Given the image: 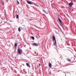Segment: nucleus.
Returning a JSON list of instances; mask_svg holds the SVG:
<instances>
[{
    "mask_svg": "<svg viewBox=\"0 0 76 76\" xmlns=\"http://www.w3.org/2000/svg\"><path fill=\"white\" fill-rule=\"evenodd\" d=\"M27 2L28 4H33V3H32V2H31L30 1H27Z\"/></svg>",
    "mask_w": 76,
    "mask_h": 76,
    "instance_id": "obj_3",
    "label": "nucleus"
},
{
    "mask_svg": "<svg viewBox=\"0 0 76 76\" xmlns=\"http://www.w3.org/2000/svg\"><path fill=\"white\" fill-rule=\"evenodd\" d=\"M2 5H4V2H2Z\"/></svg>",
    "mask_w": 76,
    "mask_h": 76,
    "instance_id": "obj_21",
    "label": "nucleus"
},
{
    "mask_svg": "<svg viewBox=\"0 0 76 76\" xmlns=\"http://www.w3.org/2000/svg\"><path fill=\"white\" fill-rule=\"evenodd\" d=\"M1 3H3V0H1Z\"/></svg>",
    "mask_w": 76,
    "mask_h": 76,
    "instance_id": "obj_20",
    "label": "nucleus"
},
{
    "mask_svg": "<svg viewBox=\"0 0 76 76\" xmlns=\"http://www.w3.org/2000/svg\"><path fill=\"white\" fill-rule=\"evenodd\" d=\"M58 20L59 21V22L60 23L62 24V21H61V20L60 18H58Z\"/></svg>",
    "mask_w": 76,
    "mask_h": 76,
    "instance_id": "obj_6",
    "label": "nucleus"
},
{
    "mask_svg": "<svg viewBox=\"0 0 76 76\" xmlns=\"http://www.w3.org/2000/svg\"><path fill=\"white\" fill-rule=\"evenodd\" d=\"M26 65L28 66V67L29 68L31 67V66H30V65H29V63H26Z\"/></svg>",
    "mask_w": 76,
    "mask_h": 76,
    "instance_id": "obj_8",
    "label": "nucleus"
},
{
    "mask_svg": "<svg viewBox=\"0 0 76 76\" xmlns=\"http://www.w3.org/2000/svg\"><path fill=\"white\" fill-rule=\"evenodd\" d=\"M43 11L44 12V13H45L46 14H48V12H46L45 11V10H43Z\"/></svg>",
    "mask_w": 76,
    "mask_h": 76,
    "instance_id": "obj_13",
    "label": "nucleus"
},
{
    "mask_svg": "<svg viewBox=\"0 0 76 76\" xmlns=\"http://www.w3.org/2000/svg\"><path fill=\"white\" fill-rule=\"evenodd\" d=\"M31 38L32 39H33V40H34V39H35V38H34V37L33 36H31Z\"/></svg>",
    "mask_w": 76,
    "mask_h": 76,
    "instance_id": "obj_14",
    "label": "nucleus"
},
{
    "mask_svg": "<svg viewBox=\"0 0 76 76\" xmlns=\"http://www.w3.org/2000/svg\"><path fill=\"white\" fill-rule=\"evenodd\" d=\"M66 60H67L68 61L70 62V60L69 59L67 58L66 59Z\"/></svg>",
    "mask_w": 76,
    "mask_h": 76,
    "instance_id": "obj_17",
    "label": "nucleus"
},
{
    "mask_svg": "<svg viewBox=\"0 0 76 76\" xmlns=\"http://www.w3.org/2000/svg\"><path fill=\"white\" fill-rule=\"evenodd\" d=\"M15 47H17V43H15Z\"/></svg>",
    "mask_w": 76,
    "mask_h": 76,
    "instance_id": "obj_18",
    "label": "nucleus"
},
{
    "mask_svg": "<svg viewBox=\"0 0 76 76\" xmlns=\"http://www.w3.org/2000/svg\"><path fill=\"white\" fill-rule=\"evenodd\" d=\"M33 45L34 46H38V44L36 43H33Z\"/></svg>",
    "mask_w": 76,
    "mask_h": 76,
    "instance_id": "obj_5",
    "label": "nucleus"
},
{
    "mask_svg": "<svg viewBox=\"0 0 76 76\" xmlns=\"http://www.w3.org/2000/svg\"><path fill=\"white\" fill-rule=\"evenodd\" d=\"M10 21L12 22V21L11 20V21Z\"/></svg>",
    "mask_w": 76,
    "mask_h": 76,
    "instance_id": "obj_23",
    "label": "nucleus"
},
{
    "mask_svg": "<svg viewBox=\"0 0 76 76\" xmlns=\"http://www.w3.org/2000/svg\"><path fill=\"white\" fill-rule=\"evenodd\" d=\"M43 11L44 12V13H45L46 14H48V12H46L45 11V10H43Z\"/></svg>",
    "mask_w": 76,
    "mask_h": 76,
    "instance_id": "obj_12",
    "label": "nucleus"
},
{
    "mask_svg": "<svg viewBox=\"0 0 76 76\" xmlns=\"http://www.w3.org/2000/svg\"><path fill=\"white\" fill-rule=\"evenodd\" d=\"M17 2V3H18V4H19V1H18V0H16Z\"/></svg>",
    "mask_w": 76,
    "mask_h": 76,
    "instance_id": "obj_19",
    "label": "nucleus"
},
{
    "mask_svg": "<svg viewBox=\"0 0 76 76\" xmlns=\"http://www.w3.org/2000/svg\"><path fill=\"white\" fill-rule=\"evenodd\" d=\"M54 42L53 43V45L54 46H55L56 45V48H57V46L56 45V40L54 41Z\"/></svg>",
    "mask_w": 76,
    "mask_h": 76,
    "instance_id": "obj_4",
    "label": "nucleus"
},
{
    "mask_svg": "<svg viewBox=\"0 0 76 76\" xmlns=\"http://www.w3.org/2000/svg\"><path fill=\"white\" fill-rule=\"evenodd\" d=\"M22 29V28L20 27H19L18 29V30L19 32H20L21 31V29Z\"/></svg>",
    "mask_w": 76,
    "mask_h": 76,
    "instance_id": "obj_7",
    "label": "nucleus"
},
{
    "mask_svg": "<svg viewBox=\"0 0 76 76\" xmlns=\"http://www.w3.org/2000/svg\"><path fill=\"white\" fill-rule=\"evenodd\" d=\"M22 54V51L20 49H18L17 50V54H19L21 55Z\"/></svg>",
    "mask_w": 76,
    "mask_h": 76,
    "instance_id": "obj_1",
    "label": "nucleus"
},
{
    "mask_svg": "<svg viewBox=\"0 0 76 76\" xmlns=\"http://www.w3.org/2000/svg\"><path fill=\"white\" fill-rule=\"evenodd\" d=\"M18 17H19V16H18V15H16V19H18Z\"/></svg>",
    "mask_w": 76,
    "mask_h": 76,
    "instance_id": "obj_16",
    "label": "nucleus"
},
{
    "mask_svg": "<svg viewBox=\"0 0 76 76\" xmlns=\"http://www.w3.org/2000/svg\"><path fill=\"white\" fill-rule=\"evenodd\" d=\"M51 66H52L51 64V63L49 64V67H51Z\"/></svg>",
    "mask_w": 76,
    "mask_h": 76,
    "instance_id": "obj_11",
    "label": "nucleus"
},
{
    "mask_svg": "<svg viewBox=\"0 0 76 76\" xmlns=\"http://www.w3.org/2000/svg\"><path fill=\"white\" fill-rule=\"evenodd\" d=\"M51 6L52 9H53L54 8V6H53V4H51Z\"/></svg>",
    "mask_w": 76,
    "mask_h": 76,
    "instance_id": "obj_15",
    "label": "nucleus"
},
{
    "mask_svg": "<svg viewBox=\"0 0 76 76\" xmlns=\"http://www.w3.org/2000/svg\"><path fill=\"white\" fill-rule=\"evenodd\" d=\"M69 7H72V5H73V3L72 2H70L68 4Z\"/></svg>",
    "mask_w": 76,
    "mask_h": 76,
    "instance_id": "obj_2",
    "label": "nucleus"
},
{
    "mask_svg": "<svg viewBox=\"0 0 76 76\" xmlns=\"http://www.w3.org/2000/svg\"><path fill=\"white\" fill-rule=\"evenodd\" d=\"M39 66H41V64H39Z\"/></svg>",
    "mask_w": 76,
    "mask_h": 76,
    "instance_id": "obj_22",
    "label": "nucleus"
},
{
    "mask_svg": "<svg viewBox=\"0 0 76 76\" xmlns=\"http://www.w3.org/2000/svg\"><path fill=\"white\" fill-rule=\"evenodd\" d=\"M52 38H53V39L54 41H56L55 40L56 38H55V37L54 36H53L52 37Z\"/></svg>",
    "mask_w": 76,
    "mask_h": 76,
    "instance_id": "obj_10",
    "label": "nucleus"
},
{
    "mask_svg": "<svg viewBox=\"0 0 76 76\" xmlns=\"http://www.w3.org/2000/svg\"><path fill=\"white\" fill-rule=\"evenodd\" d=\"M31 2L33 3V4H34L35 6H37V7H38V5H37V4H36V3H35L34 2Z\"/></svg>",
    "mask_w": 76,
    "mask_h": 76,
    "instance_id": "obj_9",
    "label": "nucleus"
}]
</instances>
